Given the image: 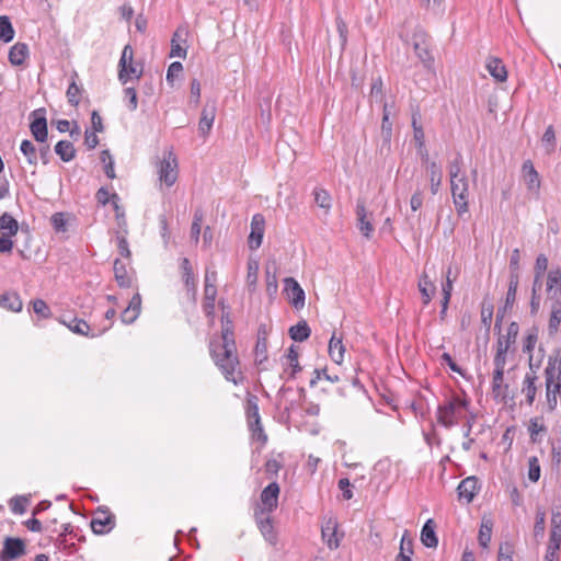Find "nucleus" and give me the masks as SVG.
<instances>
[{"mask_svg": "<svg viewBox=\"0 0 561 561\" xmlns=\"http://www.w3.org/2000/svg\"><path fill=\"white\" fill-rule=\"evenodd\" d=\"M552 378H553V371L552 369H550L548 373H547V382H546V397H547V402H548V405H549V409L550 410H554L556 407H557V396L556 393H553L552 391Z\"/></svg>", "mask_w": 561, "mask_h": 561, "instance_id": "obj_44", "label": "nucleus"}, {"mask_svg": "<svg viewBox=\"0 0 561 561\" xmlns=\"http://www.w3.org/2000/svg\"><path fill=\"white\" fill-rule=\"evenodd\" d=\"M99 144V138L96 136V131H92L87 129L84 133V145L88 149H94Z\"/></svg>", "mask_w": 561, "mask_h": 561, "instance_id": "obj_59", "label": "nucleus"}, {"mask_svg": "<svg viewBox=\"0 0 561 561\" xmlns=\"http://www.w3.org/2000/svg\"><path fill=\"white\" fill-rule=\"evenodd\" d=\"M537 343V333L529 332L524 341L523 351L525 353H531Z\"/></svg>", "mask_w": 561, "mask_h": 561, "instance_id": "obj_60", "label": "nucleus"}, {"mask_svg": "<svg viewBox=\"0 0 561 561\" xmlns=\"http://www.w3.org/2000/svg\"><path fill=\"white\" fill-rule=\"evenodd\" d=\"M19 230V222L9 213H3L0 217V233L14 236Z\"/></svg>", "mask_w": 561, "mask_h": 561, "instance_id": "obj_27", "label": "nucleus"}, {"mask_svg": "<svg viewBox=\"0 0 561 561\" xmlns=\"http://www.w3.org/2000/svg\"><path fill=\"white\" fill-rule=\"evenodd\" d=\"M178 162L176 157L172 151H164L163 158L158 167L159 175H170V173L176 171Z\"/></svg>", "mask_w": 561, "mask_h": 561, "instance_id": "obj_22", "label": "nucleus"}, {"mask_svg": "<svg viewBox=\"0 0 561 561\" xmlns=\"http://www.w3.org/2000/svg\"><path fill=\"white\" fill-rule=\"evenodd\" d=\"M516 291H512V290H507V294H506V299H505V305H504V308H503V312L501 313V309H499L497 311V314H496V322H495V328L500 325V322L502 321L503 317H504V312L507 308H512L514 302H515V299H516Z\"/></svg>", "mask_w": 561, "mask_h": 561, "instance_id": "obj_53", "label": "nucleus"}, {"mask_svg": "<svg viewBox=\"0 0 561 561\" xmlns=\"http://www.w3.org/2000/svg\"><path fill=\"white\" fill-rule=\"evenodd\" d=\"M188 30L186 26L180 25L175 32L173 33V36L171 38V50H170V57H179V58H186L187 55V41Z\"/></svg>", "mask_w": 561, "mask_h": 561, "instance_id": "obj_7", "label": "nucleus"}, {"mask_svg": "<svg viewBox=\"0 0 561 561\" xmlns=\"http://www.w3.org/2000/svg\"><path fill=\"white\" fill-rule=\"evenodd\" d=\"M383 83L381 77H377L373 80L369 99L371 102H383V92H382Z\"/></svg>", "mask_w": 561, "mask_h": 561, "instance_id": "obj_43", "label": "nucleus"}, {"mask_svg": "<svg viewBox=\"0 0 561 561\" xmlns=\"http://www.w3.org/2000/svg\"><path fill=\"white\" fill-rule=\"evenodd\" d=\"M548 268V257L545 254H539L535 264V274L543 275Z\"/></svg>", "mask_w": 561, "mask_h": 561, "instance_id": "obj_57", "label": "nucleus"}, {"mask_svg": "<svg viewBox=\"0 0 561 561\" xmlns=\"http://www.w3.org/2000/svg\"><path fill=\"white\" fill-rule=\"evenodd\" d=\"M400 37L404 42L412 44L415 55L425 68L431 69L433 67L434 57L430 50L428 35L422 27L416 26L411 38L404 36L403 33H400Z\"/></svg>", "mask_w": 561, "mask_h": 561, "instance_id": "obj_2", "label": "nucleus"}, {"mask_svg": "<svg viewBox=\"0 0 561 561\" xmlns=\"http://www.w3.org/2000/svg\"><path fill=\"white\" fill-rule=\"evenodd\" d=\"M344 353L345 347L343 345L342 339L336 337L335 333H333L329 342V355L331 359L340 365L344 359Z\"/></svg>", "mask_w": 561, "mask_h": 561, "instance_id": "obj_18", "label": "nucleus"}, {"mask_svg": "<svg viewBox=\"0 0 561 561\" xmlns=\"http://www.w3.org/2000/svg\"><path fill=\"white\" fill-rule=\"evenodd\" d=\"M561 323V307H557L553 305L549 323H548V332L549 335H554L559 331V327Z\"/></svg>", "mask_w": 561, "mask_h": 561, "instance_id": "obj_41", "label": "nucleus"}, {"mask_svg": "<svg viewBox=\"0 0 561 561\" xmlns=\"http://www.w3.org/2000/svg\"><path fill=\"white\" fill-rule=\"evenodd\" d=\"M118 201H119L118 195L115 193L112 194V205L116 211L117 224L121 228H123V227H126V220H125L124 210H122L118 205Z\"/></svg>", "mask_w": 561, "mask_h": 561, "instance_id": "obj_55", "label": "nucleus"}, {"mask_svg": "<svg viewBox=\"0 0 561 561\" xmlns=\"http://www.w3.org/2000/svg\"><path fill=\"white\" fill-rule=\"evenodd\" d=\"M504 381V368H494L493 371V380H492V389L495 396L505 397V391L508 386L503 383Z\"/></svg>", "mask_w": 561, "mask_h": 561, "instance_id": "obj_36", "label": "nucleus"}, {"mask_svg": "<svg viewBox=\"0 0 561 561\" xmlns=\"http://www.w3.org/2000/svg\"><path fill=\"white\" fill-rule=\"evenodd\" d=\"M61 323L76 334L89 336L90 327L82 319L73 318L68 321L66 318H62Z\"/></svg>", "mask_w": 561, "mask_h": 561, "instance_id": "obj_31", "label": "nucleus"}, {"mask_svg": "<svg viewBox=\"0 0 561 561\" xmlns=\"http://www.w3.org/2000/svg\"><path fill=\"white\" fill-rule=\"evenodd\" d=\"M279 485L276 482L270 483L261 493V501L265 511L273 512L277 507Z\"/></svg>", "mask_w": 561, "mask_h": 561, "instance_id": "obj_13", "label": "nucleus"}, {"mask_svg": "<svg viewBox=\"0 0 561 561\" xmlns=\"http://www.w3.org/2000/svg\"><path fill=\"white\" fill-rule=\"evenodd\" d=\"M183 71V65L180 61L172 62L167 71L165 80L169 84L173 85L174 79Z\"/></svg>", "mask_w": 561, "mask_h": 561, "instance_id": "obj_51", "label": "nucleus"}, {"mask_svg": "<svg viewBox=\"0 0 561 561\" xmlns=\"http://www.w3.org/2000/svg\"><path fill=\"white\" fill-rule=\"evenodd\" d=\"M530 371H528L523 380L522 385V393L525 394L526 401L529 405H531L535 401L536 393H537V386L536 381L538 380V376L536 374V370L533 369V364H529Z\"/></svg>", "mask_w": 561, "mask_h": 561, "instance_id": "obj_12", "label": "nucleus"}, {"mask_svg": "<svg viewBox=\"0 0 561 561\" xmlns=\"http://www.w3.org/2000/svg\"><path fill=\"white\" fill-rule=\"evenodd\" d=\"M419 289L422 294L424 305H427L434 296L436 287L426 274H423L419 280Z\"/></svg>", "mask_w": 561, "mask_h": 561, "instance_id": "obj_33", "label": "nucleus"}, {"mask_svg": "<svg viewBox=\"0 0 561 561\" xmlns=\"http://www.w3.org/2000/svg\"><path fill=\"white\" fill-rule=\"evenodd\" d=\"M467 401L458 397L451 398L437 408V421L446 428L457 424L460 409L466 408Z\"/></svg>", "mask_w": 561, "mask_h": 561, "instance_id": "obj_3", "label": "nucleus"}, {"mask_svg": "<svg viewBox=\"0 0 561 561\" xmlns=\"http://www.w3.org/2000/svg\"><path fill=\"white\" fill-rule=\"evenodd\" d=\"M335 23H336V30L339 32L342 46H344L347 41V25L340 15H337L335 18Z\"/></svg>", "mask_w": 561, "mask_h": 561, "instance_id": "obj_56", "label": "nucleus"}, {"mask_svg": "<svg viewBox=\"0 0 561 561\" xmlns=\"http://www.w3.org/2000/svg\"><path fill=\"white\" fill-rule=\"evenodd\" d=\"M265 231V218L262 214H255L251 220V232L248 237V244L251 250L261 247Z\"/></svg>", "mask_w": 561, "mask_h": 561, "instance_id": "obj_8", "label": "nucleus"}, {"mask_svg": "<svg viewBox=\"0 0 561 561\" xmlns=\"http://www.w3.org/2000/svg\"><path fill=\"white\" fill-rule=\"evenodd\" d=\"M216 117V103H206L201 113V118L198 122V131L199 135L206 137L214 124Z\"/></svg>", "mask_w": 561, "mask_h": 561, "instance_id": "obj_9", "label": "nucleus"}, {"mask_svg": "<svg viewBox=\"0 0 561 561\" xmlns=\"http://www.w3.org/2000/svg\"><path fill=\"white\" fill-rule=\"evenodd\" d=\"M492 536V523L490 520H483L479 530L478 540L480 546L486 548Z\"/></svg>", "mask_w": 561, "mask_h": 561, "instance_id": "obj_42", "label": "nucleus"}, {"mask_svg": "<svg viewBox=\"0 0 561 561\" xmlns=\"http://www.w3.org/2000/svg\"><path fill=\"white\" fill-rule=\"evenodd\" d=\"M124 100H125L126 105L130 112H134L137 110L138 98H137V92L134 88H126L124 90Z\"/></svg>", "mask_w": 561, "mask_h": 561, "instance_id": "obj_50", "label": "nucleus"}, {"mask_svg": "<svg viewBox=\"0 0 561 561\" xmlns=\"http://www.w3.org/2000/svg\"><path fill=\"white\" fill-rule=\"evenodd\" d=\"M221 342L211 341L209 351L216 366L228 381L238 383L236 373L239 368L237 347L233 337V325L228 317L222 316Z\"/></svg>", "mask_w": 561, "mask_h": 561, "instance_id": "obj_1", "label": "nucleus"}, {"mask_svg": "<svg viewBox=\"0 0 561 561\" xmlns=\"http://www.w3.org/2000/svg\"><path fill=\"white\" fill-rule=\"evenodd\" d=\"M259 528L264 537L267 538L272 534V523L268 516L257 519Z\"/></svg>", "mask_w": 561, "mask_h": 561, "instance_id": "obj_61", "label": "nucleus"}, {"mask_svg": "<svg viewBox=\"0 0 561 561\" xmlns=\"http://www.w3.org/2000/svg\"><path fill=\"white\" fill-rule=\"evenodd\" d=\"M541 146L546 153H551L556 149V133L551 125L547 127L542 135Z\"/></svg>", "mask_w": 561, "mask_h": 561, "instance_id": "obj_39", "label": "nucleus"}, {"mask_svg": "<svg viewBox=\"0 0 561 561\" xmlns=\"http://www.w3.org/2000/svg\"><path fill=\"white\" fill-rule=\"evenodd\" d=\"M311 330L308 323L302 320L289 329V336L296 342H304L310 336Z\"/></svg>", "mask_w": 561, "mask_h": 561, "instance_id": "obj_32", "label": "nucleus"}, {"mask_svg": "<svg viewBox=\"0 0 561 561\" xmlns=\"http://www.w3.org/2000/svg\"><path fill=\"white\" fill-rule=\"evenodd\" d=\"M548 546L557 548L561 547V529L551 528Z\"/></svg>", "mask_w": 561, "mask_h": 561, "instance_id": "obj_64", "label": "nucleus"}, {"mask_svg": "<svg viewBox=\"0 0 561 561\" xmlns=\"http://www.w3.org/2000/svg\"><path fill=\"white\" fill-rule=\"evenodd\" d=\"M248 422L250 428L257 433V438H262L264 442L266 440V435L263 434V427L261 425L259 407L255 400H249L247 407Z\"/></svg>", "mask_w": 561, "mask_h": 561, "instance_id": "obj_11", "label": "nucleus"}, {"mask_svg": "<svg viewBox=\"0 0 561 561\" xmlns=\"http://www.w3.org/2000/svg\"><path fill=\"white\" fill-rule=\"evenodd\" d=\"M203 219H204L203 211L201 209L195 210L194 219H193L192 227H191V238L195 243H197L199 240L201 227H202Z\"/></svg>", "mask_w": 561, "mask_h": 561, "instance_id": "obj_45", "label": "nucleus"}, {"mask_svg": "<svg viewBox=\"0 0 561 561\" xmlns=\"http://www.w3.org/2000/svg\"><path fill=\"white\" fill-rule=\"evenodd\" d=\"M55 152L65 162L71 161L76 157V149L71 141L60 140L55 146Z\"/></svg>", "mask_w": 561, "mask_h": 561, "instance_id": "obj_28", "label": "nucleus"}, {"mask_svg": "<svg viewBox=\"0 0 561 561\" xmlns=\"http://www.w3.org/2000/svg\"><path fill=\"white\" fill-rule=\"evenodd\" d=\"M139 316V312L127 307L123 312H122V321L126 324H130L133 323Z\"/></svg>", "mask_w": 561, "mask_h": 561, "instance_id": "obj_62", "label": "nucleus"}, {"mask_svg": "<svg viewBox=\"0 0 561 561\" xmlns=\"http://www.w3.org/2000/svg\"><path fill=\"white\" fill-rule=\"evenodd\" d=\"M259 276V263L254 260L248 262L247 284L250 287H255Z\"/></svg>", "mask_w": 561, "mask_h": 561, "instance_id": "obj_48", "label": "nucleus"}, {"mask_svg": "<svg viewBox=\"0 0 561 561\" xmlns=\"http://www.w3.org/2000/svg\"><path fill=\"white\" fill-rule=\"evenodd\" d=\"M391 136H392V123L390 122L389 117L386 114V115H382V123H381V137H382L381 150H383L385 147L389 150Z\"/></svg>", "mask_w": 561, "mask_h": 561, "instance_id": "obj_40", "label": "nucleus"}, {"mask_svg": "<svg viewBox=\"0 0 561 561\" xmlns=\"http://www.w3.org/2000/svg\"><path fill=\"white\" fill-rule=\"evenodd\" d=\"M14 28L7 15H0V39L3 43H10L14 38Z\"/></svg>", "mask_w": 561, "mask_h": 561, "instance_id": "obj_37", "label": "nucleus"}, {"mask_svg": "<svg viewBox=\"0 0 561 561\" xmlns=\"http://www.w3.org/2000/svg\"><path fill=\"white\" fill-rule=\"evenodd\" d=\"M201 99V83L197 79L191 81V102L197 105Z\"/></svg>", "mask_w": 561, "mask_h": 561, "instance_id": "obj_58", "label": "nucleus"}, {"mask_svg": "<svg viewBox=\"0 0 561 561\" xmlns=\"http://www.w3.org/2000/svg\"><path fill=\"white\" fill-rule=\"evenodd\" d=\"M28 56V46L24 43L14 44L9 51V61L13 66H21Z\"/></svg>", "mask_w": 561, "mask_h": 561, "instance_id": "obj_19", "label": "nucleus"}, {"mask_svg": "<svg viewBox=\"0 0 561 561\" xmlns=\"http://www.w3.org/2000/svg\"><path fill=\"white\" fill-rule=\"evenodd\" d=\"M336 522L329 519V522L322 526V537L327 540L330 549H336L340 545V540L336 536Z\"/></svg>", "mask_w": 561, "mask_h": 561, "instance_id": "obj_24", "label": "nucleus"}, {"mask_svg": "<svg viewBox=\"0 0 561 561\" xmlns=\"http://www.w3.org/2000/svg\"><path fill=\"white\" fill-rule=\"evenodd\" d=\"M77 79L78 73L73 72V75L71 76V82L67 90L68 102L73 106H77L80 103L79 95L81 93V88L77 84Z\"/></svg>", "mask_w": 561, "mask_h": 561, "instance_id": "obj_38", "label": "nucleus"}, {"mask_svg": "<svg viewBox=\"0 0 561 561\" xmlns=\"http://www.w3.org/2000/svg\"><path fill=\"white\" fill-rule=\"evenodd\" d=\"M457 490L459 499L470 503L478 491V479L473 476L463 479Z\"/></svg>", "mask_w": 561, "mask_h": 561, "instance_id": "obj_14", "label": "nucleus"}, {"mask_svg": "<svg viewBox=\"0 0 561 561\" xmlns=\"http://www.w3.org/2000/svg\"><path fill=\"white\" fill-rule=\"evenodd\" d=\"M73 220V216L69 213H55L50 217V224L56 233H65L68 231L70 221Z\"/></svg>", "mask_w": 561, "mask_h": 561, "instance_id": "obj_20", "label": "nucleus"}, {"mask_svg": "<svg viewBox=\"0 0 561 561\" xmlns=\"http://www.w3.org/2000/svg\"><path fill=\"white\" fill-rule=\"evenodd\" d=\"M101 160L105 175H115L114 161L108 150H103L101 152Z\"/></svg>", "mask_w": 561, "mask_h": 561, "instance_id": "obj_52", "label": "nucleus"}, {"mask_svg": "<svg viewBox=\"0 0 561 561\" xmlns=\"http://www.w3.org/2000/svg\"><path fill=\"white\" fill-rule=\"evenodd\" d=\"M285 288L284 291L287 295V298L290 305L296 309L300 310L305 307V291L298 282L293 277H286L284 279Z\"/></svg>", "mask_w": 561, "mask_h": 561, "instance_id": "obj_6", "label": "nucleus"}, {"mask_svg": "<svg viewBox=\"0 0 561 561\" xmlns=\"http://www.w3.org/2000/svg\"><path fill=\"white\" fill-rule=\"evenodd\" d=\"M0 306L10 311L19 312L22 310L23 304L16 293H5L0 295Z\"/></svg>", "mask_w": 561, "mask_h": 561, "instance_id": "obj_25", "label": "nucleus"}, {"mask_svg": "<svg viewBox=\"0 0 561 561\" xmlns=\"http://www.w3.org/2000/svg\"><path fill=\"white\" fill-rule=\"evenodd\" d=\"M113 268H114L115 279L118 283V285L121 287H129L131 279L128 276L125 264L121 260L116 259L114 261Z\"/></svg>", "mask_w": 561, "mask_h": 561, "instance_id": "obj_34", "label": "nucleus"}, {"mask_svg": "<svg viewBox=\"0 0 561 561\" xmlns=\"http://www.w3.org/2000/svg\"><path fill=\"white\" fill-rule=\"evenodd\" d=\"M33 310L36 314L41 316L42 318H49L51 314L49 307L42 299H36L33 301Z\"/></svg>", "mask_w": 561, "mask_h": 561, "instance_id": "obj_54", "label": "nucleus"}, {"mask_svg": "<svg viewBox=\"0 0 561 561\" xmlns=\"http://www.w3.org/2000/svg\"><path fill=\"white\" fill-rule=\"evenodd\" d=\"M450 183L453 199L458 214L467 213L470 195V179L450 178Z\"/></svg>", "mask_w": 561, "mask_h": 561, "instance_id": "obj_4", "label": "nucleus"}, {"mask_svg": "<svg viewBox=\"0 0 561 561\" xmlns=\"http://www.w3.org/2000/svg\"><path fill=\"white\" fill-rule=\"evenodd\" d=\"M22 153L26 157L28 163L34 164L37 160V150L34 144L27 139L23 140L20 147Z\"/></svg>", "mask_w": 561, "mask_h": 561, "instance_id": "obj_46", "label": "nucleus"}, {"mask_svg": "<svg viewBox=\"0 0 561 561\" xmlns=\"http://www.w3.org/2000/svg\"><path fill=\"white\" fill-rule=\"evenodd\" d=\"M399 553L396 557V561H412L413 556V539L405 531L400 541Z\"/></svg>", "mask_w": 561, "mask_h": 561, "instance_id": "obj_21", "label": "nucleus"}, {"mask_svg": "<svg viewBox=\"0 0 561 561\" xmlns=\"http://www.w3.org/2000/svg\"><path fill=\"white\" fill-rule=\"evenodd\" d=\"M547 291L552 297L561 294V271L559 268L551 270L547 276Z\"/></svg>", "mask_w": 561, "mask_h": 561, "instance_id": "obj_29", "label": "nucleus"}, {"mask_svg": "<svg viewBox=\"0 0 561 561\" xmlns=\"http://www.w3.org/2000/svg\"><path fill=\"white\" fill-rule=\"evenodd\" d=\"M26 552L25 543L20 538L7 537L3 541L1 553L12 560H15Z\"/></svg>", "mask_w": 561, "mask_h": 561, "instance_id": "obj_10", "label": "nucleus"}, {"mask_svg": "<svg viewBox=\"0 0 561 561\" xmlns=\"http://www.w3.org/2000/svg\"><path fill=\"white\" fill-rule=\"evenodd\" d=\"M286 358L288 362V365L291 367V377H295V375L301 370V367L298 362V352L294 346H290L287 351Z\"/></svg>", "mask_w": 561, "mask_h": 561, "instance_id": "obj_47", "label": "nucleus"}, {"mask_svg": "<svg viewBox=\"0 0 561 561\" xmlns=\"http://www.w3.org/2000/svg\"><path fill=\"white\" fill-rule=\"evenodd\" d=\"M217 296V288L214 284L207 283L204 288V305L203 309L207 317L213 318L215 313V300Z\"/></svg>", "mask_w": 561, "mask_h": 561, "instance_id": "obj_17", "label": "nucleus"}, {"mask_svg": "<svg viewBox=\"0 0 561 561\" xmlns=\"http://www.w3.org/2000/svg\"><path fill=\"white\" fill-rule=\"evenodd\" d=\"M114 525L113 517L105 515L103 517H95L91 520V528L94 534L103 535L112 529Z\"/></svg>", "mask_w": 561, "mask_h": 561, "instance_id": "obj_30", "label": "nucleus"}, {"mask_svg": "<svg viewBox=\"0 0 561 561\" xmlns=\"http://www.w3.org/2000/svg\"><path fill=\"white\" fill-rule=\"evenodd\" d=\"M540 478V465L537 457L528 459V479L531 482H537Z\"/></svg>", "mask_w": 561, "mask_h": 561, "instance_id": "obj_49", "label": "nucleus"}, {"mask_svg": "<svg viewBox=\"0 0 561 561\" xmlns=\"http://www.w3.org/2000/svg\"><path fill=\"white\" fill-rule=\"evenodd\" d=\"M357 220H358V229L360 230V232L365 237L369 238L370 233L374 231V227H373L371 222L367 218H360Z\"/></svg>", "mask_w": 561, "mask_h": 561, "instance_id": "obj_63", "label": "nucleus"}, {"mask_svg": "<svg viewBox=\"0 0 561 561\" xmlns=\"http://www.w3.org/2000/svg\"><path fill=\"white\" fill-rule=\"evenodd\" d=\"M30 130L36 141L45 144L47 140V119L44 107L36 108L30 114Z\"/></svg>", "mask_w": 561, "mask_h": 561, "instance_id": "obj_5", "label": "nucleus"}, {"mask_svg": "<svg viewBox=\"0 0 561 561\" xmlns=\"http://www.w3.org/2000/svg\"><path fill=\"white\" fill-rule=\"evenodd\" d=\"M421 541L427 548H436L438 539L435 534V525L433 519H427L421 530Z\"/></svg>", "mask_w": 561, "mask_h": 561, "instance_id": "obj_16", "label": "nucleus"}, {"mask_svg": "<svg viewBox=\"0 0 561 561\" xmlns=\"http://www.w3.org/2000/svg\"><path fill=\"white\" fill-rule=\"evenodd\" d=\"M486 69L489 73L499 82H504L507 79V70L500 58L490 57L486 61Z\"/></svg>", "mask_w": 561, "mask_h": 561, "instance_id": "obj_15", "label": "nucleus"}, {"mask_svg": "<svg viewBox=\"0 0 561 561\" xmlns=\"http://www.w3.org/2000/svg\"><path fill=\"white\" fill-rule=\"evenodd\" d=\"M316 204L329 213L332 207V197L328 191L321 187H316L313 191Z\"/></svg>", "mask_w": 561, "mask_h": 561, "instance_id": "obj_35", "label": "nucleus"}, {"mask_svg": "<svg viewBox=\"0 0 561 561\" xmlns=\"http://www.w3.org/2000/svg\"><path fill=\"white\" fill-rule=\"evenodd\" d=\"M133 48L130 45H126L118 62V79L123 84H126L127 65L133 61Z\"/></svg>", "mask_w": 561, "mask_h": 561, "instance_id": "obj_23", "label": "nucleus"}, {"mask_svg": "<svg viewBox=\"0 0 561 561\" xmlns=\"http://www.w3.org/2000/svg\"><path fill=\"white\" fill-rule=\"evenodd\" d=\"M558 360L549 358L548 364L545 369V378L547 379V373L552 369L553 378H552V391L556 394H561V366H557Z\"/></svg>", "mask_w": 561, "mask_h": 561, "instance_id": "obj_26", "label": "nucleus"}]
</instances>
